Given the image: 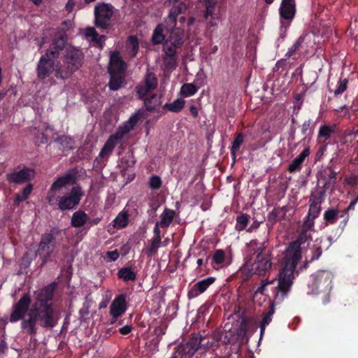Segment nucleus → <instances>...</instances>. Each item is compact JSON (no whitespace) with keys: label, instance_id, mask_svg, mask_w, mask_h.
<instances>
[{"label":"nucleus","instance_id":"4468645a","mask_svg":"<svg viewBox=\"0 0 358 358\" xmlns=\"http://www.w3.org/2000/svg\"><path fill=\"white\" fill-rule=\"evenodd\" d=\"M332 275L330 272L327 271H320L317 272L315 275H312L311 282L309 287L313 288L321 289L322 290L327 291L331 288ZM313 289V293H314Z\"/></svg>","mask_w":358,"mask_h":358},{"label":"nucleus","instance_id":"393cba45","mask_svg":"<svg viewBox=\"0 0 358 358\" xmlns=\"http://www.w3.org/2000/svg\"><path fill=\"white\" fill-rule=\"evenodd\" d=\"M88 220V215L83 210L76 211L71 219L72 227L78 228L84 226Z\"/></svg>","mask_w":358,"mask_h":358},{"label":"nucleus","instance_id":"0eeeda50","mask_svg":"<svg viewBox=\"0 0 358 358\" xmlns=\"http://www.w3.org/2000/svg\"><path fill=\"white\" fill-rule=\"evenodd\" d=\"M126 68L127 64L122 60L120 52H112L108 68L110 76L109 87L111 90H117L124 85Z\"/></svg>","mask_w":358,"mask_h":358},{"label":"nucleus","instance_id":"7c9ffc66","mask_svg":"<svg viewBox=\"0 0 358 358\" xmlns=\"http://www.w3.org/2000/svg\"><path fill=\"white\" fill-rule=\"evenodd\" d=\"M199 90L193 83H185L180 87V94L184 97H189L194 95Z\"/></svg>","mask_w":358,"mask_h":358},{"label":"nucleus","instance_id":"ddd939ff","mask_svg":"<svg viewBox=\"0 0 358 358\" xmlns=\"http://www.w3.org/2000/svg\"><path fill=\"white\" fill-rule=\"evenodd\" d=\"M199 347L198 338H191L187 343L180 344L171 358H191Z\"/></svg>","mask_w":358,"mask_h":358},{"label":"nucleus","instance_id":"4d7b16f0","mask_svg":"<svg viewBox=\"0 0 358 358\" xmlns=\"http://www.w3.org/2000/svg\"><path fill=\"white\" fill-rule=\"evenodd\" d=\"M310 124V120L305 122L302 125V130L303 132H306V131L309 128Z\"/></svg>","mask_w":358,"mask_h":358},{"label":"nucleus","instance_id":"69168bd1","mask_svg":"<svg viewBox=\"0 0 358 358\" xmlns=\"http://www.w3.org/2000/svg\"><path fill=\"white\" fill-rule=\"evenodd\" d=\"M194 18H193V17L189 18L188 20V22H187L188 25L192 24L194 23Z\"/></svg>","mask_w":358,"mask_h":358},{"label":"nucleus","instance_id":"58836bf2","mask_svg":"<svg viewBox=\"0 0 358 358\" xmlns=\"http://www.w3.org/2000/svg\"><path fill=\"white\" fill-rule=\"evenodd\" d=\"M243 142V136L242 134H238L233 141L231 148V154L234 159L236 157V152L239 150Z\"/></svg>","mask_w":358,"mask_h":358},{"label":"nucleus","instance_id":"de8ad7c7","mask_svg":"<svg viewBox=\"0 0 358 358\" xmlns=\"http://www.w3.org/2000/svg\"><path fill=\"white\" fill-rule=\"evenodd\" d=\"M275 279H273L271 280H263L262 282L261 285L256 290L255 293L256 294L259 293L261 294H264L265 293L266 287L268 285H273V282H275Z\"/></svg>","mask_w":358,"mask_h":358},{"label":"nucleus","instance_id":"f03ea898","mask_svg":"<svg viewBox=\"0 0 358 358\" xmlns=\"http://www.w3.org/2000/svg\"><path fill=\"white\" fill-rule=\"evenodd\" d=\"M271 254L266 250L264 242L252 240L246 245L245 263L240 268L238 274L243 280H247L252 275H265L272 266Z\"/></svg>","mask_w":358,"mask_h":358},{"label":"nucleus","instance_id":"2eb2a0df","mask_svg":"<svg viewBox=\"0 0 358 358\" xmlns=\"http://www.w3.org/2000/svg\"><path fill=\"white\" fill-rule=\"evenodd\" d=\"M74 182V177L71 173H66L62 177L58 178L51 185L50 189L48 194V201L50 204L54 205L55 196L59 194L62 187Z\"/></svg>","mask_w":358,"mask_h":358},{"label":"nucleus","instance_id":"473e14b6","mask_svg":"<svg viewBox=\"0 0 358 358\" xmlns=\"http://www.w3.org/2000/svg\"><path fill=\"white\" fill-rule=\"evenodd\" d=\"M166 40V38L165 39V36L164 34V25L159 24L154 30L152 36V41L154 44H160L163 41L165 42Z\"/></svg>","mask_w":358,"mask_h":358},{"label":"nucleus","instance_id":"9b49d317","mask_svg":"<svg viewBox=\"0 0 358 358\" xmlns=\"http://www.w3.org/2000/svg\"><path fill=\"white\" fill-rule=\"evenodd\" d=\"M55 249V238L50 233L44 234L41 236L38 248L36 251L43 263L45 264L50 261L53 256Z\"/></svg>","mask_w":358,"mask_h":358},{"label":"nucleus","instance_id":"9d476101","mask_svg":"<svg viewBox=\"0 0 358 358\" xmlns=\"http://www.w3.org/2000/svg\"><path fill=\"white\" fill-rule=\"evenodd\" d=\"M50 55H52V57H55L56 55H58V51L56 50L48 52L45 55H43L38 61L36 73L38 78L41 80H45L53 71L56 72V70L59 69L55 66V62L51 59Z\"/></svg>","mask_w":358,"mask_h":358},{"label":"nucleus","instance_id":"f3484780","mask_svg":"<svg viewBox=\"0 0 358 358\" xmlns=\"http://www.w3.org/2000/svg\"><path fill=\"white\" fill-rule=\"evenodd\" d=\"M127 308L126 297L124 294L117 296L110 305V314L113 317L111 323L116 322Z\"/></svg>","mask_w":358,"mask_h":358},{"label":"nucleus","instance_id":"c9c22d12","mask_svg":"<svg viewBox=\"0 0 358 358\" xmlns=\"http://www.w3.org/2000/svg\"><path fill=\"white\" fill-rule=\"evenodd\" d=\"M127 49L130 50L131 57H135L138 50V41L136 36H131L129 37L126 44Z\"/></svg>","mask_w":358,"mask_h":358},{"label":"nucleus","instance_id":"f8f14e48","mask_svg":"<svg viewBox=\"0 0 358 358\" xmlns=\"http://www.w3.org/2000/svg\"><path fill=\"white\" fill-rule=\"evenodd\" d=\"M113 14V7L106 3H99L94 8L96 25L105 29Z\"/></svg>","mask_w":358,"mask_h":358},{"label":"nucleus","instance_id":"3c124183","mask_svg":"<svg viewBox=\"0 0 358 358\" xmlns=\"http://www.w3.org/2000/svg\"><path fill=\"white\" fill-rule=\"evenodd\" d=\"M89 308H90V306H89L88 303L86 302L83 304V308L80 310V314L81 315L82 317H84V316L88 315Z\"/></svg>","mask_w":358,"mask_h":358},{"label":"nucleus","instance_id":"dca6fc26","mask_svg":"<svg viewBox=\"0 0 358 358\" xmlns=\"http://www.w3.org/2000/svg\"><path fill=\"white\" fill-rule=\"evenodd\" d=\"M205 19L207 21V27H216L220 21V15L213 0H206Z\"/></svg>","mask_w":358,"mask_h":358},{"label":"nucleus","instance_id":"6e6552de","mask_svg":"<svg viewBox=\"0 0 358 358\" xmlns=\"http://www.w3.org/2000/svg\"><path fill=\"white\" fill-rule=\"evenodd\" d=\"M83 54L78 49L68 48L64 57V67L56 70L55 76L65 79L80 68L82 64Z\"/></svg>","mask_w":358,"mask_h":358},{"label":"nucleus","instance_id":"338daca9","mask_svg":"<svg viewBox=\"0 0 358 358\" xmlns=\"http://www.w3.org/2000/svg\"><path fill=\"white\" fill-rule=\"evenodd\" d=\"M185 21V17H180V23H183Z\"/></svg>","mask_w":358,"mask_h":358},{"label":"nucleus","instance_id":"4be33fe9","mask_svg":"<svg viewBox=\"0 0 358 358\" xmlns=\"http://www.w3.org/2000/svg\"><path fill=\"white\" fill-rule=\"evenodd\" d=\"M313 226L314 222L313 220H305L302 226L301 232L299 235L297 239L292 243H296L298 245L301 246L306 241L310 240V231Z\"/></svg>","mask_w":358,"mask_h":358},{"label":"nucleus","instance_id":"052dcab7","mask_svg":"<svg viewBox=\"0 0 358 358\" xmlns=\"http://www.w3.org/2000/svg\"><path fill=\"white\" fill-rule=\"evenodd\" d=\"M7 91L0 92V101L6 96Z\"/></svg>","mask_w":358,"mask_h":358},{"label":"nucleus","instance_id":"864d4df0","mask_svg":"<svg viewBox=\"0 0 358 358\" xmlns=\"http://www.w3.org/2000/svg\"><path fill=\"white\" fill-rule=\"evenodd\" d=\"M322 254V251L320 248H317L314 250L313 255L310 260V262H312L315 259H318Z\"/></svg>","mask_w":358,"mask_h":358},{"label":"nucleus","instance_id":"5fc2aeb1","mask_svg":"<svg viewBox=\"0 0 358 358\" xmlns=\"http://www.w3.org/2000/svg\"><path fill=\"white\" fill-rule=\"evenodd\" d=\"M74 5H75L74 2L72 0H69V1H68V2L66 4V9L69 12H71L74 7Z\"/></svg>","mask_w":358,"mask_h":358},{"label":"nucleus","instance_id":"72a5a7b5","mask_svg":"<svg viewBox=\"0 0 358 358\" xmlns=\"http://www.w3.org/2000/svg\"><path fill=\"white\" fill-rule=\"evenodd\" d=\"M85 36L89 40L96 41L100 45H102L106 38L104 36H101L99 37V38H97L98 34L93 27H89L86 29Z\"/></svg>","mask_w":358,"mask_h":358},{"label":"nucleus","instance_id":"423d86ee","mask_svg":"<svg viewBox=\"0 0 358 358\" xmlns=\"http://www.w3.org/2000/svg\"><path fill=\"white\" fill-rule=\"evenodd\" d=\"M157 86V79L153 73H148L143 83L136 87L139 97L144 101L148 110H153L161 104L160 98L152 94V91Z\"/></svg>","mask_w":358,"mask_h":358},{"label":"nucleus","instance_id":"c85d7f7f","mask_svg":"<svg viewBox=\"0 0 358 358\" xmlns=\"http://www.w3.org/2000/svg\"><path fill=\"white\" fill-rule=\"evenodd\" d=\"M310 201L311 203L306 220H313L314 222L321 210L320 202L313 201L312 198L310 199Z\"/></svg>","mask_w":358,"mask_h":358},{"label":"nucleus","instance_id":"49530a36","mask_svg":"<svg viewBox=\"0 0 358 358\" xmlns=\"http://www.w3.org/2000/svg\"><path fill=\"white\" fill-rule=\"evenodd\" d=\"M331 131H332L329 127L323 125L320 128L319 137H322L324 139H327L330 136Z\"/></svg>","mask_w":358,"mask_h":358},{"label":"nucleus","instance_id":"39448f33","mask_svg":"<svg viewBox=\"0 0 358 358\" xmlns=\"http://www.w3.org/2000/svg\"><path fill=\"white\" fill-rule=\"evenodd\" d=\"M138 120V115H133L124 124V125L119 127L117 131L114 135H112L108 138L103 147L101 150L99 154V157L94 160V163L95 166H98L99 164L100 166H101L102 164H101V160L105 158L106 161H107V159L111 155L118 141H120L127 133L130 131L134 128Z\"/></svg>","mask_w":358,"mask_h":358},{"label":"nucleus","instance_id":"4c0bfd02","mask_svg":"<svg viewBox=\"0 0 358 358\" xmlns=\"http://www.w3.org/2000/svg\"><path fill=\"white\" fill-rule=\"evenodd\" d=\"M161 245L162 238L152 237V238L150 240V245L147 249V252L150 256L156 255Z\"/></svg>","mask_w":358,"mask_h":358},{"label":"nucleus","instance_id":"680f3d73","mask_svg":"<svg viewBox=\"0 0 358 358\" xmlns=\"http://www.w3.org/2000/svg\"><path fill=\"white\" fill-rule=\"evenodd\" d=\"M31 2H33L35 5L38 6L41 4L42 2V0H30Z\"/></svg>","mask_w":358,"mask_h":358},{"label":"nucleus","instance_id":"ea45409f","mask_svg":"<svg viewBox=\"0 0 358 358\" xmlns=\"http://www.w3.org/2000/svg\"><path fill=\"white\" fill-rule=\"evenodd\" d=\"M57 141L60 143L63 150H71L73 148V141L68 136H59L57 138Z\"/></svg>","mask_w":358,"mask_h":358},{"label":"nucleus","instance_id":"c756f323","mask_svg":"<svg viewBox=\"0 0 358 358\" xmlns=\"http://www.w3.org/2000/svg\"><path fill=\"white\" fill-rule=\"evenodd\" d=\"M128 217L127 212L121 211L113 221L114 228L120 229L125 227L128 224Z\"/></svg>","mask_w":358,"mask_h":358},{"label":"nucleus","instance_id":"e433bc0d","mask_svg":"<svg viewBox=\"0 0 358 358\" xmlns=\"http://www.w3.org/2000/svg\"><path fill=\"white\" fill-rule=\"evenodd\" d=\"M117 275L124 281H133L136 278V274L130 268H121L118 271Z\"/></svg>","mask_w":358,"mask_h":358},{"label":"nucleus","instance_id":"13d9d810","mask_svg":"<svg viewBox=\"0 0 358 358\" xmlns=\"http://www.w3.org/2000/svg\"><path fill=\"white\" fill-rule=\"evenodd\" d=\"M128 158H129V159H128V161H127L128 166H133V165L134 164V163H135V162H134V157H133V156H132L131 155H130V154H129V155H128Z\"/></svg>","mask_w":358,"mask_h":358},{"label":"nucleus","instance_id":"f704fd0d","mask_svg":"<svg viewBox=\"0 0 358 358\" xmlns=\"http://www.w3.org/2000/svg\"><path fill=\"white\" fill-rule=\"evenodd\" d=\"M185 103V101L182 99H177L171 103H166L164 108L169 111L178 113L183 108Z\"/></svg>","mask_w":358,"mask_h":358},{"label":"nucleus","instance_id":"c03bdc74","mask_svg":"<svg viewBox=\"0 0 358 358\" xmlns=\"http://www.w3.org/2000/svg\"><path fill=\"white\" fill-rule=\"evenodd\" d=\"M348 80L343 79L339 80L336 89L334 91V94L338 96L343 93L347 89Z\"/></svg>","mask_w":358,"mask_h":358},{"label":"nucleus","instance_id":"bb28decb","mask_svg":"<svg viewBox=\"0 0 358 358\" xmlns=\"http://www.w3.org/2000/svg\"><path fill=\"white\" fill-rule=\"evenodd\" d=\"M274 312V303H271L268 310L263 313V318L260 322V338L263 336L266 327L271 322Z\"/></svg>","mask_w":358,"mask_h":358},{"label":"nucleus","instance_id":"20e7f679","mask_svg":"<svg viewBox=\"0 0 358 358\" xmlns=\"http://www.w3.org/2000/svg\"><path fill=\"white\" fill-rule=\"evenodd\" d=\"M184 31L182 28H177L169 33L163 44L164 52V64L166 69H174L176 66V54L183 44Z\"/></svg>","mask_w":358,"mask_h":358},{"label":"nucleus","instance_id":"09e8293b","mask_svg":"<svg viewBox=\"0 0 358 358\" xmlns=\"http://www.w3.org/2000/svg\"><path fill=\"white\" fill-rule=\"evenodd\" d=\"M120 255H119V252L117 250H112V251H108L106 254V258L110 261V262H115L116 261L118 257H119Z\"/></svg>","mask_w":358,"mask_h":358},{"label":"nucleus","instance_id":"0e129e2a","mask_svg":"<svg viewBox=\"0 0 358 358\" xmlns=\"http://www.w3.org/2000/svg\"><path fill=\"white\" fill-rule=\"evenodd\" d=\"M100 221V219L99 218H96V220H94L93 221L91 222V224H97Z\"/></svg>","mask_w":358,"mask_h":358},{"label":"nucleus","instance_id":"b1692460","mask_svg":"<svg viewBox=\"0 0 358 358\" xmlns=\"http://www.w3.org/2000/svg\"><path fill=\"white\" fill-rule=\"evenodd\" d=\"M310 155V148L306 147L289 165L287 171L289 173H294L301 169V166L306 158Z\"/></svg>","mask_w":358,"mask_h":358},{"label":"nucleus","instance_id":"a211bd4d","mask_svg":"<svg viewBox=\"0 0 358 358\" xmlns=\"http://www.w3.org/2000/svg\"><path fill=\"white\" fill-rule=\"evenodd\" d=\"M215 281V277H208L194 284L188 291V299H192L199 296L200 294L206 292Z\"/></svg>","mask_w":358,"mask_h":358},{"label":"nucleus","instance_id":"f257e3e1","mask_svg":"<svg viewBox=\"0 0 358 358\" xmlns=\"http://www.w3.org/2000/svg\"><path fill=\"white\" fill-rule=\"evenodd\" d=\"M56 287V283H51L36 292L34 301L29 309L30 297L28 294L23 295L14 305L10 322H16L22 320L21 329L29 335L36 334L37 320L43 327H53L57 321L51 301Z\"/></svg>","mask_w":358,"mask_h":358},{"label":"nucleus","instance_id":"a18cd8bd","mask_svg":"<svg viewBox=\"0 0 358 358\" xmlns=\"http://www.w3.org/2000/svg\"><path fill=\"white\" fill-rule=\"evenodd\" d=\"M162 185V180L159 176H153L150 178L149 186L153 189H159Z\"/></svg>","mask_w":358,"mask_h":358},{"label":"nucleus","instance_id":"5701e85b","mask_svg":"<svg viewBox=\"0 0 358 358\" xmlns=\"http://www.w3.org/2000/svg\"><path fill=\"white\" fill-rule=\"evenodd\" d=\"M295 13V5L294 0H282L280 8L281 17L285 20H292Z\"/></svg>","mask_w":358,"mask_h":358},{"label":"nucleus","instance_id":"e2e57ef3","mask_svg":"<svg viewBox=\"0 0 358 358\" xmlns=\"http://www.w3.org/2000/svg\"><path fill=\"white\" fill-rule=\"evenodd\" d=\"M196 264H197L198 266H201L203 264V259H198L196 261Z\"/></svg>","mask_w":358,"mask_h":358},{"label":"nucleus","instance_id":"412c9836","mask_svg":"<svg viewBox=\"0 0 358 358\" xmlns=\"http://www.w3.org/2000/svg\"><path fill=\"white\" fill-rule=\"evenodd\" d=\"M323 217L326 225L333 224L338 217H343V224L345 226L349 220L348 215H345L342 210L336 208H329L324 213Z\"/></svg>","mask_w":358,"mask_h":358},{"label":"nucleus","instance_id":"bf43d9fd","mask_svg":"<svg viewBox=\"0 0 358 358\" xmlns=\"http://www.w3.org/2000/svg\"><path fill=\"white\" fill-rule=\"evenodd\" d=\"M259 225V222H254L252 225L248 229L249 232H252L253 229H257Z\"/></svg>","mask_w":358,"mask_h":358},{"label":"nucleus","instance_id":"2f4dec72","mask_svg":"<svg viewBox=\"0 0 358 358\" xmlns=\"http://www.w3.org/2000/svg\"><path fill=\"white\" fill-rule=\"evenodd\" d=\"M213 263L222 268L229 264L226 261L225 253L222 250H217L213 255Z\"/></svg>","mask_w":358,"mask_h":358},{"label":"nucleus","instance_id":"7ed1b4c3","mask_svg":"<svg viewBox=\"0 0 358 358\" xmlns=\"http://www.w3.org/2000/svg\"><path fill=\"white\" fill-rule=\"evenodd\" d=\"M301 257V246L296 243H289L280 260L281 270L278 274V285L274 287V301H282L289 291L294 278V270Z\"/></svg>","mask_w":358,"mask_h":358},{"label":"nucleus","instance_id":"6e6d98bb","mask_svg":"<svg viewBox=\"0 0 358 358\" xmlns=\"http://www.w3.org/2000/svg\"><path fill=\"white\" fill-rule=\"evenodd\" d=\"M189 111L191 113V114L194 117H197L198 116V110H197V108L194 106H192L190 108H189Z\"/></svg>","mask_w":358,"mask_h":358},{"label":"nucleus","instance_id":"cd10ccee","mask_svg":"<svg viewBox=\"0 0 358 358\" xmlns=\"http://www.w3.org/2000/svg\"><path fill=\"white\" fill-rule=\"evenodd\" d=\"M286 207L274 208L268 215V219L271 222H276L282 220L286 215Z\"/></svg>","mask_w":358,"mask_h":358},{"label":"nucleus","instance_id":"6ab92c4d","mask_svg":"<svg viewBox=\"0 0 358 358\" xmlns=\"http://www.w3.org/2000/svg\"><path fill=\"white\" fill-rule=\"evenodd\" d=\"M34 174L35 173L33 169L24 168L20 171L7 174V179L9 182L21 184L33 179Z\"/></svg>","mask_w":358,"mask_h":358},{"label":"nucleus","instance_id":"8fccbe9b","mask_svg":"<svg viewBox=\"0 0 358 358\" xmlns=\"http://www.w3.org/2000/svg\"><path fill=\"white\" fill-rule=\"evenodd\" d=\"M161 224H159L158 222L155 223V225L153 229L154 238H161V231H160Z\"/></svg>","mask_w":358,"mask_h":358},{"label":"nucleus","instance_id":"774afa93","mask_svg":"<svg viewBox=\"0 0 358 358\" xmlns=\"http://www.w3.org/2000/svg\"><path fill=\"white\" fill-rule=\"evenodd\" d=\"M264 1L266 3L270 4V3H273L274 0H264Z\"/></svg>","mask_w":358,"mask_h":358},{"label":"nucleus","instance_id":"603ef678","mask_svg":"<svg viewBox=\"0 0 358 358\" xmlns=\"http://www.w3.org/2000/svg\"><path fill=\"white\" fill-rule=\"evenodd\" d=\"M131 331V327L129 325H125L121 328H120L119 331L122 335H127L129 334Z\"/></svg>","mask_w":358,"mask_h":358},{"label":"nucleus","instance_id":"37998d69","mask_svg":"<svg viewBox=\"0 0 358 358\" xmlns=\"http://www.w3.org/2000/svg\"><path fill=\"white\" fill-rule=\"evenodd\" d=\"M303 42L302 38H299L294 43V45L289 48L288 51L285 54V57L287 58H290L296 55V53L298 52L299 48L301 45V43Z\"/></svg>","mask_w":358,"mask_h":358},{"label":"nucleus","instance_id":"a878e982","mask_svg":"<svg viewBox=\"0 0 358 358\" xmlns=\"http://www.w3.org/2000/svg\"><path fill=\"white\" fill-rule=\"evenodd\" d=\"M176 213L175 210L169 208H165L162 213L160 215V221L159 224H161L162 228H166L170 226L176 217Z\"/></svg>","mask_w":358,"mask_h":358},{"label":"nucleus","instance_id":"a19ab883","mask_svg":"<svg viewBox=\"0 0 358 358\" xmlns=\"http://www.w3.org/2000/svg\"><path fill=\"white\" fill-rule=\"evenodd\" d=\"M32 191V186L31 185H28L26 186L22 192L20 194H17L15 196V203H19L20 201H22L25 199H27L29 196V195L31 194Z\"/></svg>","mask_w":358,"mask_h":358},{"label":"nucleus","instance_id":"79ce46f5","mask_svg":"<svg viewBox=\"0 0 358 358\" xmlns=\"http://www.w3.org/2000/svg\"><path fill=\"white\" fill-rule=\"evenodd\" d=\"M248 223V217L247 215H241L236 218V229L238 231L243 230Z\"/></svg>","mask_w":358,"mask_h":358},{"label":"nucleus","instance_id":"aec40b11","mask_svg":"<svg viewBox=\"0 0 358 358\" xmlns=\"http://www.w3.org/2000/svg\"><path fill=\"white\" fill-rule=\"evenodd\" d=\"M187 8L186 4L183 2H179L177 6L172 8L171 10L169 15L165 20V27L166 31L170 33L171 30H173L175 29H177L178 27H176V25L177 24L176 22V18L177 16L182 13L183 11H185Z\"/></svg>","mask_w":358,"mask_h":358},{"label":"nucleus","instance_id":"1a4fd4ad","mask_svg":"<svg viewBox=\"0 0 358 358\" xmlns=\"http://www.w3.org/2000/svg\"><path fill=\"white\" fill-rule=\"evenodd\" d=\"M83 192L78 185L74 186L71 191L62 196H55L54 202L61 210H72L76 208L83 196Z\"/></svg>","mask_w":358,"mask_h":358}]
</instances>
